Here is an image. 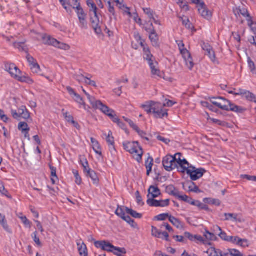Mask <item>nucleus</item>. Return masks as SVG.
Wrapping results in <instances>:
<instances>
[{"label": "nucleus", "mask_w": 256, "mask_h": 256, "mask_svg": "<svg viewBox=\"0 0 256 256\" xmlns=\"http://www.w3.org/2000/svg\"><path fill=\"white\" fill-rule=\"evenodd\" d=\"M210 102L214 105L222 110H230L238 113H242L244 110V108L234 105L230 101L222 97L212 98H211Z\"/></svg>", "instance_id": "nucleus-1"}, {"label": "nucleus", "mask_w": 256, "mask_h": 256, "mask_svg": "<svg viewBox=\"0 0 256 256\" xmlns=\"http://www.w3.org/2000/svg\"><path fill=\"white\" fill-rule=\"evenodd\" d=\"M124 149L134 155V158L140 162L143 154L142 149L138 142H127L123 144Z\"/></svg>", "instance_id": "nucleus-2"}, {"label": "nucleus", "mask_w": 256, "mask_h": 256, "mask_svg": "<svg viewBox=\"0 0 256 256\" xmlns=\"http://www.w3.org/2000/svg\"><path fill=\"white\" fill-rule=\"evenodd\" d=\"M144 58L146 59L150 68L152 74L161 77V72L157 68L158 63L155 60L154 56L151 54L149 48L144 46Z\"/></svg>", "instance_id": "nucleus-3"}, {"label": "nucleus", "mask_w": 256, "mask_h": 256, "mask_svg": "<svg viewBox=\"0 0 256 256\" xmlns=\"http://www.w3.org/2000/svg\"><path fill=\"white\" fill-rule=\"evenodd\" d=\"M206 253L209 256H243V254L236 249H230L226 252H222L214 248H208Z\"/></svg>", "instance_id": "nucleus-4"}, {"label": "nucleus", "mask_w": 256, "mask_h": 256, "mask_svg": "<svg viewBox=\"0 0 256 256\" xmlns=\"http://www.w3.org/2000/svg\"><path fill=\"white\" fill-rule=\"evenodd\" d=\"M5 68L14 78L22 82L26 81V77L20 76L22 72L14 64L7 63L5 64Z\"/></svg>", "instance_id": "nucleus-5"}, {"label": "nucleus", "mask_w": 256, "mask_h": 256, "mask_svg": "<svg viewBox=\"0 0 256 256\" xmlns=\"http://www.w3.org/2000/svg\"><path fill=\"white\" fill-rule=\"evenodd\" d=\"M72 8L76 10L81 27L86 29L88 28V22L86 20V14L84 12L80 4H76V6H73Z\"/></svg>", "instance_id": "nucleus-6"}, {"label": "nucleus", "mask_w": 256, "mask_h": 256, "mask_svg": "<svg viewBox=\"0 0 256 256\" xmlns=\"http://www.w3.org/2000/svg\"><path fill=\"white\" fill-rule=\"evenodd\" d=\"M11 114L12 117L18 120H20V118L27 120L30 118V114L25 106H22L18 109L17 112L16 110H12Z\"/></svg>", "instance_id": "nucleus-7"}, {"label": "nucleus", "mask_w": 256, "mask_h": 256, "mask_svg": "<svg viewBox=\"0 0 256 256\" xmlns=\"http://www.w3.org/2000/svg\"><path fill=\"white\" fill-rule=\"evenodd\" d=\"M98 110H100L102 113L108 116L114 122L117 124L119 122L120 120L116 116V112L106 104H102Z\"/></svg>", "instance_id": "nucleus-8"}, {"label": "nucleus", "mask_w": 256, "mask_h": 256, "mask_svg": "<svg viewBox=\"0 0 256 256\" xmlns=\"http://www.w3.org/2000/svg\"><path fill=\"white\" fill-rule=\"evenodd\" d=\"M206 170L202 168H196L195 167L190 166L188 170H187V174L190 175L192 180H196L202 178Z\"/></svg>", "instance_id": "nucleus-9"}, {"label": "nucleus", "mask_w": 256, "mask_h": 256, "mask_svg": "<svg viewBox=\"0 0 256 256\" xmlns=\"http://www.w3.org/2000/svg\"><path fill=\"white\" fill-rule=\"evenodd\" d=\"M162 165L164 169L168 172H171L178 168V165L174 162L173 156L168 154L164 156L162 160Z\"/></svg>", "instance_id": "nucleus-10"}, {"label": "nucleus", "mask_w": 256, "mask_h": 256, "mask_svg": "<svg viewBox=\"0 0 256 256\" xmlns=\"http://www.w3.org/2000/svg\"><path fill=\"white\" fill-rule=\"evenodd\" d=\"M162 104L160 102H156L152 113L154 116L156 118H162L163 117L168 116L167 110L163 109Z\"/></svg>", "instance_id": "nucleus-11"}, {"label": "nucleus", "mask_w": 256, "mask_h": 256, "mask_svg": "<svg viewBox=\"0 0 256 256\" xmlns=\"http://www.w3.org/2000/svg\"><path fill=\"white\" fill-rule=\"evenodd\" d=\"M90 22L92 27L94 29L96 33L100 34L102 33L100 27L99 26L100 20L98 17L97 12L90 13Z\"/></svg>", "instance_id": "nucleus-12"}, {"label": "nucleus", "mask_w": 256, "mask_h": 256, "mask_svg": "<svg viewBox=\"0 0 256 256\" xmlns=\"http://www.w3.org/2000/svg\"><path fill=\"white\" fill-rule=\"evenodd\" d=\"M146 202L150 206L164 207L169 205L170 200H158L154 198H148Z\"/></svg>", "instance_id": "nucleus-13"}, {"label": "nucleus", "mask_w": 256, "mask_h": 256, "mask_svg": "<svg viewBox=\"0 0 256 256\" xmlns=\"http://www.w3.org/2000/svg\"><path fill=\"white\" fill-rule=\"evenodd\" d=\"M181 54L182 55L186 64L190 70H192L194 66L192 58L190 54L186 48H181Z\"/></svg>", "instance_id": "nucleus-14"}, {"label": "nucleus", "mask_w": 256, "mask_h": 256, "mask_svg": "<svg viewBox=\"0 0 256 256\" xmlns=\"http://www.w3.org/2000/svg\"><path fill=\"white\" fill-rule=\"evenodd\" d=\"M199 14L204 18L209 20L212 17V12H210L206 6L204 2H202L198 6Z\"/></svg>", "instance_id": "nucleus-15"}, {"label": "nucleus", "mask_w": 256, "mask_h": 256, "mask_svg": "<svg viewBox=\"0 0 256 256\" xmlns=\"http://www.w3.org/2000/svg\"><path fill=\"white\" fill-rule=\"evenodd\" d=\"M236 16L237 14H241L242 16L246 18L248 22V26H251L252 22V18L248 12V10L246 8L240 9L238 8H236L233 10Z\"/></svg>", "instance_id": "nucleus-16"}, {"label": "nucleus", "mask_w": 256, "mask_h": 256, "mask_svg": "<svg viewBox=\"0 0 256 256\" xmlns=\"http://www.w3.org/2000/svg\"><path fill=\"white\" fill-rule=\"evenodd\" d=\"M82 88L83 92L87 96L92 107L95 110H98L103 103L100 100H96L94 96H91L88 94L82 87Z\"/></svg>", "instance_id": "nucleus-17"}, {"label": "nucleus", "mask_w": 256, "mask_h": 256, "mask_svg": "<svg viewBox=\"0 0 256 256\" xmlns=\"http://www.w3.org/2000/svg\"><path fill=\"white\" fill-rule=\"evenodd\" d=\"M105 248L106 250H104L105 251H107L108 252H112L114 250L118 251L122 254H126V250L124 248H118L114 246L110 242L106 241V244L104 245Z\"/></svg>", "instance_id": "nucleus-18"}, {"label": "nucleus", "mask_w": 256, "mask_h": 256, "mask_svg": "<svg viewBox=\"0 0 256 256\" xmlns=\"http://www.w3.org/2000/svg\"><path fill=\"white\" fill-rule=\"evenodd\" d=\"M148 198H154L158 197L160 194V190L157 186H151L148 190Z\"/></svg>", "instance_id": "nucleus-19"}, {"label": "nucleus", "mask_w": 256, "mask_h": 256, "mask_svg": "<svg viewBox=\"0 0 256 256\" xmlns=\"http://www.w3.org/2000/svg\"><path fill=\"white\" fill-rule=\"evenodd\" d=\"M42 42L44 44L56 46L58 44V41L54 38H52L50 36L46 34H42Z\"/></svg>", "instance_id": "nucleus-20"}, {"label": "nucleus", "mask_w": 256, "mask_h": 256, "mask_svg": "<svg viewBox=\"0 0 256 256\" xmlns=\"http://www.w3.org/2000/svg\"><path fill=\"white\" fill-rule=\"evenodd\" d=\"M150 27L152 28H148L150 30V34L149 36V38L151 40V42L152 43V44L154 46H158V35L156 32V31L154 30L153 25L152 24H150Z\"/></svg>", "instance_id": "nucleus-21"}, {"label": "nucleus", "mask_w": 256, "mask_h": 256, "mask_svg": "<svg viewBox=\"0 0 256 256\" xmlns=\"http://www.w3.org/2000/svg\"><path fill=\"white\" fill-rule=\"evenodd\" d=\"M225 218L224 220H232L234 222H242L243 220L241 218L238 216V214H231V213H225L224 214Z\"/></svg>", "instance_id": "nucleus-22"}, {"label": "nucleus", "mask_w": 256, "mask_h": 256, "mask_svg": "<svg viewBox=\"0 0 256 256\" xmlns=\"http://www.w3.org/2000/svg\"><path fill=\"white\" fill-rule=\"evenodd\" d=\"M156 102L153 101L146 102L144 104H142L141 107L147 112L148 114L152 112L154 108L156 106Z\"/></svg>", "instance_id": "nucleus-23"}, {"label": "nucleus", "mask_w": 256, "mask_h": 256, "mask_svg": "<svg viewBox=\"0 0 256 256\" xmlns=\"http://www.w3.org/2000/svg\"><path fill=\"white\" fill-rule=\"evenodd\" d=\"M78 250L79 254L81 256H88V252L86 245L83 242H78Z\"/></svg>", "instance_id": "nucleus-24"}, {"label": "nucleus", "mask_w": 256, "mask_h": 256, "mask_svg": "<svg viewBox=\"0 0 256 256\" xmlns=\"http://www.w3.org/2000/svg\"><path fill=\"white\" fill-rule=\"evenodd\" d=\"M178 166L180 167L178 171L182 173H184L186 172H187V170H188L190 166L188 162L184 158L182 160Z\"/></svg>", "instance_id": "nucleus-25"}, {"label": "nucleus", "mask_w": 256, "mask_h": 256, "mask_svg": "<svg viewBox=\"0 0 256 256\" xmlns=\"http://www.w3.org/2000/svg\"><path fill=\"white\" fill-rule=\"evenodd\" d=\"M90 140L92 145V148L96 154L102 156V152L101 151V147L98 142L94 138H92Z\"/></svg>", "instance_id": "nucleus-26"}, {"label": "nucleus", "mask_w": 256, "mask_h": 256, "mask_svg": "<svg viewBox=\"0 0 256 256\" xmlns=\"http://www.w3.org/2000/svg\"><path fill=\"white\" fill-rule=\"evenodd\" d=\"M166 192L168 194L176 196H178L179 191L173 185H168L166 188Z\"/></svg>", "instance_id": "nucleus-27"}, {"label": "nucleus", "mask_w": 256, "mask_h": 256, "mask_svg": "<svg viewBox=\"0 0 256 256\" xmlns=\"http://www.w3.org/2000/svg\"><path fill=\"white\" fill-rule=\"evenodd\" d=\"M169 221L176 227L178 228H183L184 224L178 218L174 216H170Z\"/></svg>", "instance_id": "nucleus-28"}, {"label": "nucleus", "mask_w": 256, "mask_h": 256, "mask_svg": "<svg viewBox=\"0 0 256 256\" xmlns=\"http://www.w3.org/2000/svg\"><path fill=\"white\" fill-rule=\"evenodd\" d=\"M112 133L111 131L108 132V135L106 136V140L110 148L115 150L114 138L112 136Z\"/></svg>", "instance_id": "nucleus-29"}, {"label": "nucleus", "mask_w": 256, "mask_h": 256, "mask_svg": "<svg viewBox=\"0 0 256 256\" xmlns=\"http://www.w3.org/2000/svg\"><path fill=\"white\" fill-rule=\"evenodd\" d=\"M0 224L2 226L4 229L9 233H11V230L7 224L5 216L0 214Z\"/></svg>", "instance_id": "nucleus-30"}, {"label": "nucleus", "mask_w": 256, "mask_h": 256, "mask_svg": "<svg viewBox=\"0 0 256 256\" xmlns=\"http://www.w3.org/2000/svg\"><path fill=\"white\" fill-rule=\"evenodd\" d=\"M87 176H89L91 178L94 184H97L98 183L99 179L96 172L92 170L91 169H88Z\"/></svg>", "instance_id": "nucleus-31"}, {"label": "nucleus", "mask_w": 256, "mask_h": 256, "mask_svg": "<svg viewBox=\"0 0 256 256\" xmlns=\"http://www.w3.org/2000/svg\"><path fill=\"white\" fill-rule=\"evenodd\" d=\"M191 204L196 206L200 210H204L206 211L210 210V209L207 205L201 202L198 200H193L192 201Z\"/></svg>", "instance_id": "nucleus-32"}, {"label": "nucleus", "mask_w": 256, "mask_h": 256, "mask_svg": "<svg viewBox=\"0 0 256 256\" xmlns=\"http://www.w3.org/2000/svg\"><path fill=\"white\" fill-rule=\"evenodd\" d=\"M153 158L152 157H149L146 161V167L147 170L146 174L149 176L150 172H152V166H153Z\"/></svg>", "instance_id": "nucleus-33"}, {"label": "nucleus", "mask_w": 256, "mask_h": 256, "mask_svg": "<svg viewBox=\"0 0 256 256\" xmlns=\"http://www.w3.org/2000/svg\"><path fill=\"white\" fill-rule=\"evenodd\" d=\"M126 211L128 214H130L134 218H142V214L137 212L136 211H134L132 209L126 208Z\"/></svg>", "instance_id": "nucleus-34"}, {"label": "nucleus", "mask_w": 256, "mask_h": 256, "mask_svg": "<svg viewBox=\"0 0 256 256\" xmlns=\"http://www.w3.org/2000/svg\"><path fill=\"white\" fill-rule=\"evenodd\" d=\"M243 98H246L248 100L254 102L256 103V96L252 93L250 92L249 91H246L245 94L243 96Z\"/></svg>", "instance_id": "nucleus-35"}, {"label": "nucleus", "mask_w": 256, "mask_h": 256, "mask_svg": "<svg viewBox=\"0 0 256 256\" xmlns=\"http://www.w3.org/2000/svg\"><path fill=\"white\" fill-rule=\"evenodd\" d=\"M204 201L210 204H214V205H215L216 206H220L221 204L220 201L218 199L206 198H204Z\"/></svg>", "instance_id": "nucleus-36"}, {"label": "nucleus", "mask_w": 256, "mask_h": 256, "mask_svg": "<svg viewBox=\"0 0 256 256\" xmlns=\"http://www.w3.org/2000/svg\"><path fill=\"white\" fill-rule=\"evenodd\" d=\"M72 98L76 102L84 106V108L85 110L86 109V103L84 102L83 98L81 97V96L80 94L76 93V94H74V96H73Z\"/></svg>", "instance_id": "nucleus-37"}, {"label": "nucleus", "mask_w": 256, "mask_h": 256, "mask_svg": "<svg viewBox=\"0 0 256 256\" xmlns=\"http://www.w3.org/2000/svg\"><path fill=\"white\" fill-rule=\"evenodd\" d=\"M217 230L220 232V234H218L219 236L222 240L227 241L229 236H228L224 232H222V228L220 226H216L214 227V230L216 231Z\"/></svg>", "instance_id": "nucleus-38"}, {"label": "nucleus", "mask_w": 256, "mask_h": 256, "mask_svg": "<svg viewBox=\"0 0 256 256\" xmlns=\"http://www.w3.org/2000/svg\"><path fill=\"white\" fill-rule=\"evenodd\" d=\"M204 236L207 240H216L218 238L214 234L210 232L207 230H206V232L204 233Z\"/></svg>", "instance_id": "nucleus-39"}, {"label": "nucleus", "mask_w": 256, "mask_h": 256, "mask_svg": "<svg viewBox=\"0 0 256 256\" xmlns=\"http://www.w3.org/2000/svg\"><path fill=\"white\" fill-rule=\"evenodd\" d=\"M126 207L120 206H118L117 209L115 212V214L119 217L122 218L125 216L124 210Z\"/></svg>", "instance_id": "nucleus-40"}, {"label": "nucleus", "mask_w": 256, "mask_h": 256, "mask_svg": "<svg viewBox=\"0 0 256 256\" xmlns=\"http://www.w3.org/2000/svg\"><path fill=\"white\" fill-rule=\"evenodd\" d=\"M87 5L89 8H90V13L93 12H97L98 8L92 0H87Z\"/></svg>", "instance_id": "nucleus-41"}, {"label": "nucleus", "mask_w": 256, "mask_h": 256, "mask_svg": "<svg viewBox=\"0 0 256 256\" xmlns=\"http://www.w3.org/2000/svg\"><path fill=\"white\" fill-rule=\"evenodd\" d=\"M188 188L190 191L194 192L196 193H200L202 192L194 182H191L190 183L188 186Z\"/></svg>", "instance_id": "nucleus-42"}, {"label": "nucleus", "mask_w": 256, "mask_h": 256, "mask_svg": "<svg viewBox=\"0 0 256 256\" xmlns=\"http://www.w3.org/2000/svg\"><path fill=\"white\" fill-rule=\"evenodd\" d=\"M162 232L159 230L156 227L154 226H152V236L158 238H160Z\"/></svg>", "instance_id": "nucleus-43"}, {"label": "nucleus", "mask_w": 256, "mask_h": 256, "mask_svg": "<svg viewBox=\"0 0 256 256\" xmlns=\"http://www.w3.org/2000/svg\"><path fill=\"white\" fill-rule=\"evenodd\" d=\"M0 192L2 193L3 195L6 196L8 198H11L12 197L10 196L8 194V190L5 188L4 186V182L0 180Z\"/></svg>", "instance_id": "nucleus-44"}, {"label": "nucleus", "mask_w": 256, "mask_h": 256, "mask_svg": "<svg viewBox=\"0 0 256 256\" xmlns=\"http://www.w3.org/2000/svg\"><path fill=\"white\" fill-rule=\"evenodd\" d=\"M18 128L19 130H21L22 132H24V131L30 130V128L27 123L25 122H20L18 126Z\"/></svg>", "instance_id": "nucleus-45"}, {"label": "nucleus", "mask_w": 256, "mask_h": 256, "mask_svg": "<svg viewBox=\"0 0 256 256\" xmlns=\"http://www.w3.org/2000/svg\"><path fill=\"white\" fill-rule=\"evenodd\" d=\"M14 46L19 49L20 50L28 52V48L25 45L24 42L15 43Z\"/></svg>", "instance_id": "nucleus-46"}, {"label": "nucleus", "mask_w": 256, "mask_h": 256, "mask_svg": "<svg viewBox=\"0 0 256 256\" xmlns=\"http://www.w3.org/2000/svg\"><path fill=\"white\" fill-rule=\"evenodd\" d=\"M176 197H177L178 199H180L184 202L189 203L190 204H191L192 201L193 200L192 198H189L186 195H185V194L183 195V196L180 195V192L178 193V196H176Z\"/></svg>", "instance_id": "nucleus-47"}, {"label": "nucleus", "mask_w": 256, "mask_h": 256, "mask_svg": "<svg viewBox=\"0 0 256 256\" xmlns=\"http://www.w3.org/2000/svg\"><path fill=\"white\" fill-rule=\"evenodd\" d=\"M170 216L168 214H162L154 217V220H164L166 218H170Z\"/></svg>", "instance_id": "nucleus-48"}, {"label": "nucleus", "mask_w": 256, "mask_h": 256, "mask_svg": "<svg viewBox=\"0 0 256 256\" xmlns=\"http://www.w3.org/2000/svg\"><path fill=\"white\" fill-rule=\"evenodd\" d=\"M106 243V240L94 241V246L97 248H100L102 250H106L104 246Z\"/></svg>", "instance_id": "nucleus-49"}, {"label": "nucleus", "mask_w": 256, "mask_h": 256, "mask_svg": "<svg viewBox=\"0 0 256 256\" xmlns=\"http://www.w3.org/2000/svg\"><path fill=\"white\" fill-rule=\"evenodd\" d=\"M250 244L249 242L246 239H239L238 241V245L242 248H246Z\"/></svg>", "instance_id": "nucleus-50"}, {"label": "nucleus", "mask_w": 256, "mask_h": 256, "mask_svg": "<svg viewBox=\"0 0 256 256\" xmlns=\"http://www.w3.org/2000/svg\"><path fill=\"white\" fill-rule=\"evenodd\" d=\"M248 66L250 70V71L253 74H256V71L255 64L250 58H248Z\"/></svg>", "instance_id": "nucleus-51"}, {"label": "nucleus", "mask_w": 256, "mask_h": 256, "mask_svg": "<svg viewBox=\"0 0 256 256\" xmlns=\"http://www.w3.org/2000/svg\"><path fill=\"white\" fill-rule=\"evenodd\" d=\"M181 156L182 154L180 152L176 153L174 156H173V158L174 159V162L177 164L178 166H179L180 163L182 161V159H181ZM177 168H178V166Z\"/></svg>", "instance_id": "nucleus-52"}, {"label": "nucleus", "mask_w": 256, "mask_h": 256, "mask_svg": "<svg viewBox=\"0 0 256 256\" xmlns=\"http://www.w3.org/2000/svg\"><path fill=\"white\" fill-rule=\"evenodd\" d=\"M182 24L185 26L188 29H192L193 26L192 24L190 22V20L188 18H182Z\"/></svg>", "instance_id": "nucleus-53"}, {"label": "nucleus", "mask_w": 256, "mask_h": 256, "mask_svg": "<svg viewBox=\"0 0 256 256\" xmlns=\"http://www.w3.org/2000/svg\"><path fill=\"white\" fill-rule=\"evenodd\" d=\"M206 55L208 56L210 58L211 60L213 62H216V55L215 52L213 50H212L210 51V52H207L206 54Z\"/></svg>", "instance_id": "nucleus-54"}, {"label": "nucleus", "mask_w": 256, "mask_h": 256, "mask_svg": "<svg viewBox=\"0 0 256 256\" xmlns=\"http://www.w3.org/2000/svg\"><path fill=\"white\" fill-rule=\"evenodd\" d=\"M49 166L51 171V177H54L56 179L58 180V178L56 175V168L50 164H49Z\"/></svg>", "instance_id": "nucleus-55"}, {"label": "nucleus", "mask_w": 256, "mask_h": 256, "mask_svg": "<svg viewBox=\"0 0 256 256\" xmlns=\"http://www.w3.org/2000/svg\"><path fill=\"white\" fill-rule=\"evenodd\" d=\"M239 239L240 238L238 236H229L228 239L227 240V242H230L234 244L238 245Z\"/></svg>", "instance_id": "nucleus-56"}, {"label": "nucleus", "mask_w": 256, "mask_h": 256, "mask_svg": "<svg viewBox=\"0 0 256 256\" xmlns=\"http://www.w3.org/2000/svg\"><path fill=\"white\" fill-rule=\"evenodd\" d=\"M143 10L144 13L148 16L150 18H154V12L150 8H144Z\"/></svg>", "instance_id": "nucleus-57"}, {"label": "nucleus", "mask_w": 256, "mask_h": 256, "mask_svg": "<svg viewBox=\"0 0 256 256\" xmlns=\"http://www.w3.org/2000/svg\"><path fill=\"white\" fill-rule=\"evenodd\" d=\"M37 232H34L32 234V238L34 239V242L36 244L40 246H42V244L40 242V238L37 236Z\"/></svg>", "instance_id": "nucleus-58"}, {"label": "nucleus", "mask_w": 256, "mask_h": 256, "mask_svg": "<svg viewBox=\"0 0 256 256\" xmlns=\"http://www.w3.org/2000/svg\"><path fill=\"white\" fill-rule=\"evenodd\" d=\"M54 46L64 50H68L70 48L68 45L63 43H60L59 42H58V44L57 45Z\"/></svg>", "instance_id": "nucleus-59"}, {"label": "nucleus", "mask_w": 256, "mask_h": 256, "mask_svg": "<svg viewBox=\"0 0 256 256\" xmlns=\"http://www.w3.org/2000/svg\"><path fill=\"white\" fill-rule=\"evenodd\" d=\"M73 174L74 175L76 178V182L78 184L80 185L82 183V178L78 174V172L77 170H74Z\"/></svg>", "instance_id": "nucleus-60"}, {"label": "nucleus", "mask_w": 256, "mask_h": 256, "mask_svg": "<svg viewBox=\"0 0 256 256\" xmlns=\"http://www.w3.org/2000/svg\"><path fill=\"white\" fill-rule=\"evenodd\" d=\"M30 66V68L34 73H38L40 70V66L37 62Z\"/></svg>", "instance_id": "nucleus-61"}, {"label": "nucleus", "mask_w": 256, "mask_h": 256, "mask_svg": "<svg viewBox=\"0 0 256 256\" xmlns=\"http://www.w3.org/2000/svg\"><path fill=\"white\" fill-rule=\"evenodd\" d=\"M202 48L206 53L210 52V51L212 50V46L207 43L204 42L202 44Z\"/></svg>", "instance_id": "nucleus-62"}, {"label": "nucleus", "mask_w": 256, "mask_h": 256, "mask_svg": "<svg viewBox=\"0 0 256 256\" xmlns=\"http://www.w3.org/2000/svg\"><path fill=\"white\" fill-rule=\"evenodd\" d=\"M136 196L138 204H139L144 205V203L142 202V198L140 196V192L138 191H136Z\"/></svg>", "instance_id": "nucleus-63"}, {"label": "nucleus", "mask_w": 256, "mask_h": 256, "mask_svg": "<svg viewBox=\"0 0 256 256\" xmlns=\"http://www.w3.org/2000/svg\"><path fill=\"white\" fill-rule=\"evenodd\" d=\"M178 4L180 5V6L184 10L188 11L189 10L188 6L182 1H179Z\"/></svg>", "instance_id": "nucleus-64"}]
</instances>
